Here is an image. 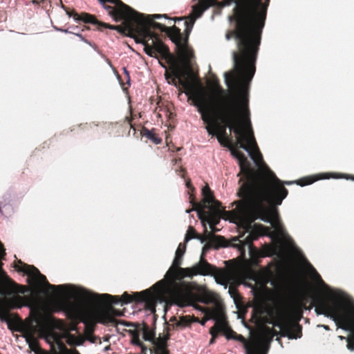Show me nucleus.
Wrapping results in <instances>:
<instances>
[{"instance_id": "obj_25", "label": "nucleus", "mask_w": 354, "mask_h": 354, "mask_svg": "<svg viewBox=\"0 0 354 354\" xmlns=\"http://www.w3.org/2000/svg\"><path fill=\"white\" fill-rule=\"evenodd\" d=\"M212 234L210 233H208L207 235L205 238H202L200 235H198L195 230V229L189 226L188 228V230L187 232L186 236H185V241H188L189 240L192 239H198L201 241V242H204L205 241L210 239Z\"/></svg>"}, {"instance_id": "obj_9", "label": "nucleus", "mask_w": 354, "mask_h": 354, "mask_svg": "<svg viewBox=\"0 0 354 354\" xmlns=\"http://www.w3.org/2000/svg\"><path fill=\"white\" fill-rule=\"evenodd\" d=\"M84 296L85 299L99 304H118L121 301L127 304L133 301L137 303L145 302L146 308L151 311L155 310L157 300L156 293L151 292L149 289L136 292L133 295H129L128 292H124L121 297L119 296H112L109 294L98 295L93 293H86Z\"/></svg>"}, {"instance_id": "obj_7", "label": "nucleus", "mask_w": 354, "mask_h": 354, "mask_svg": "<svg viewBox=\"0 0 354 354\" xmlns=\"http://www.w3.org/2000/svg\"><path fill=\"white\" fill-rule=\"evenodd\" d=\"M104 8L108 11L115 21H119L124 20L122 26H113L102 21H98L96 17L87 12L78 14L75 10H70L68 8L62 5L66 14L69 17H73L77 21H82L84 24H91L93 29L102 30V28H109L117 30L121 33H127V26L129 25L132 19L134 10L129 6L124 3L121 0H99Z\"/></svg>"}, {"instance_id": "obj_53", "label": "nucleus", "mask_w": 354, "mask_h": 354, "mask_svg": "<svg viewBox=\"0 0 354 354\" xmlns=\"http://www.w3.org/2000/svg\"><path fill=\"white\" fill-rule=\"evenodd\" d=\"M274 334H276V335L277 334V331H276V330H274Z\"/></svg>"}, {"instance_id": "obj_23", "label": "nucleus", "mask_w": 354, "mask_h": 354, "mask_svg": "<svg viewBox=\"0 0 354 354\" xmlns=\"http://www.w3.org/2000/svg\"><path fill=\"white\" fill-rule=\"evenodd\" d=\"M329 174H321L320 177L308 176L302 178L296 181V183L301 187L310 185L319 179L329 178Z\"/></svg>"}, {"instance_id": "obj_51", "label": "nucleus", "mask_w": 354, "mask_h": 354, "mask_svg": "<svg viewBox=\"0 0 354 354\" xmlns=\"http://www.w3.org/2000/svg\"><path fill=\"white\" fill-rule=\"evenodd\" d=\"M180 171H181L182 172H183V173H184V172H185V169H183V168H181V169H180Z\"/></svg>"}, {"instance_id": "obj_33", "label": "nucleus", "mask_w": 354, "mask_h": 354, "mask_svg": "<svg viewBox=\"0 0 354 354\" xmlns=\"http://www.w3.org/2000/svg\"><path fill=\"white\" fill-rule=\"evenodd\" d=\"M14 307L20 308L23 306H25L26 304L24 303V299L21 296H17L13 300H12Z\"/></svg>"}, {"instance_id": "obj_21", "label": "nucleus", "mask_w": 354, "mask_h": 354, "mask_svg": "<svg viewBox=\"0 0 354 354\" xmlns=\"http://www.w3.org/2000/svg\"><path fill=\"white\" fill-rule=\"evenodd\" d=\"M171 322L176 321V327H187L189 326L193 322H199V319L194 316L191 317L190 315H185L180 317V319L177 321L176 317H174L170 319Z\"/></svg>"}, {"instance_id": "obj_18", "label": "nucleus", "mask_w": 354, "mask_h": 354, "mask_svg": "<svg viewBox=\"0 0 354 354\" xmlns=\"http://www.w3.org/2000/svg\"><path fill=\"white\" fill-rule=\"evenodd\" d=\"M93 316L95 318L97 323H100L102 324H111L116 326L119 323L118 321L112 316L111 313H110L108 308L97 312Z\"/></svg>"}, {"instance_id": "obj_52", "label": "nucleus", "mask_w": 354, "mask_h": 354, "mask_svg": "<svg viewBox=\"0 0 354 354\" xmlns=\"http://www.w3.org/2000/svg\"><path fill=\"white\" fill-rule=\"evenodd\" d=\"M201 324L204 325L205 324V321H202Z\"/></svg>"}, {"instance_id": "obj_30", "label": "nucleus", "mask_w": 354, "mask_h": 354, "mask_svg": "<svg viewBox=\"0 0 354 354\" xmlns=\"http://www.w3.org/2000/svg\"><path fill=\"white\" fill-rule=\"evenodd\" d=\"M274 254V248L268 245H265L263 249L259 252V257H270Z\"/></svg>"}, {"instance_id": "obj_42", "label": "nucleus", "mask_w": 354, "mask_h": 354, "mask_svg": "<svg viewBox=\"0 0 354 354\" xmlns=\"http://www.w3.org/2000/svg\"><path fill=\"white\" fill-rule=\"evenodd\" d=\"M6 256V251L3 244L0 242V259H3Z\"/></svg>"}, {"instance_id": "obj_10", "label": "nucleus", "mask_w": 354, "mask_h": 354, "mask_svg": "<svg viewBox=\"0 0 354 354\" xmlns=\"http://www.w3.org/2000/svg\"><path fill=\"white\" fill-rule=\"evenodd\" d=\"M302 317V311L295 306H286L279 314L274 326L280 328L282 336L289 339H297L302 336V326L298 323Z\"/></svg>"}, {"instance_id": "obj_37", "label": "nucleus", "mask_w": 354, "mask_h": 354, "mask_svg": "<svg viewBox=\"0 0 354 354\" xmlns=\"http://www.w3.org/2000/svg\"><path fill=\"white\" fill-rule=\"evenodd\" d=\"M109 311L110 312V313H111L112 316L114 317L115 316H118V317H120L122 315H123V313H121L120 310L114 308L112 306H110L109 308H108Z\"/></svg>"}, {"instance_id": "obj_20", "label": "nucleus", "mask_w": 354, "mask_h": 354, "mask_svg": "<svg viewBox=\"0 0 354 354\" xmlns=\"http://www.w3.org/2000/svg\"><path fill=\"white\" fill-rule=\"evenodd\" d=\"M219 333H222L227 339H233L236 332L225 321H217L215 324Z\"/></svg>"}, {"instance_id": "obj_50", "label": "nucleus", "mask_w": 354, "mask_h": 354, "mask_svg": "<svg viewBox=\"0 0 354 354\" xmlns=\"http://www.w3.org/2000/svg\"><path fill=\"white\" fill-rule=\"evenodd\" d=\"M192 210V209H187V210H186V212H187V213H190Z\"/></svg>"}, {"instance_id": "obj_15", "label": "nucleus", "mask_w": 354, "mask_h": 354, "mask_svg": "<svg viewBox=\"0 0 354 354\" xmlns=\"http://www.w3.org/2000/svg\"><path fill=\"white\" fill-rule=\"evenodd\" d=\"M202 194L203 196V204L198 203L195 201V198L193 196H190V203L192 204L193 209L199 211L201 208H211L214 207L216 209H218L221 207V203L216 201L214 198V194L210 189L209 187L206 185L202 189Z\"/></svg>"}, {"instance_id": "obj_24", "label": "nucleus", "mask_w": 354, "mask_h": 354, "mask_svg": "<svg viewBox=\"0 0 354 354\" xmlns=\"http://www.w3.org/2000/svg\"><path fill=\"white\" fill-rule=\"evenodd\" d=\"M142 333V338L145 341L153 342L156 338V332L154 329H151L149 326L146 324L143 325V326L140 330Z\"/></svg>"}, {"instance_id": "obj_14", "label": "nucleus", "mask_w": 354, "mask_h": 354, "mask_svg": "<svg viewBox=\"0 0 354 354\" xmlns=\"http://www.w3.org/2000/svg\"><path fill=\"white\" fill-rule=\"evenodd\" d=\"M250 81H248V80H245L243 82V86H241V84H234V83H232L230 86H228L227 84V86L228 87H231L232 86H234L235 87V91H234V96L233 97H230V96H226V92L225 91H224L222 87L220 86L219 84V80L214 75H213L212 77V80L211 81L209 82V84L212 85V88L217 91L219 94L221 95H222V97H219L216 99V100L212 103V104H209L207 101V103L209 105V106H212L214 105L218 100L220 99H222V98H230V100H233V101H235L237 103H239V96L241 93H245V95H248V87H247V84L250 82Z\"/></svg>"}, {"instance_id": "obj_32", "label": "nucleus", "mask_w": 354, "mask_h": 354, "mask_svg": "<svg viewBox=\"0 0 354 354\" xmlns=\"http://www.w3.org/2000/svg\"><path fill=\"white\" fill-rule=\"evenodd\" d=\"M151 354H169L167 347H156L149 349Z\"/></svg>"}, {"instance_id": "obj_12", "label": "nucleus", "mask_w": 354, "mask_h": 354, "mask_svg": "<svg viewBox=\"0 0 354 354\" xmlns=\"http://www.w3.org/2000/svg\"><path fill=\"white\" fill-rule=\"evenodd\" d=\"M217 2L218 0H198L196 4L192 6V12L187 17L171 19L174 20L175 22L185 20L183 21V24L185 27L183 35L184 44L187 46L188 44L189 37L196 20L201 17L207 9L214 6Z\"/></svg>"}, {"instance_id": "obj_26", "label": "nucleus", "mask_w": 354, "mask_h": 354, "mask_svg": "<svg viewBox=\"0 0 354 354\" xmlns=\"http://www.w3.org/2000/svg\"><path fill=\"white\" fill-rule=\"evenodd\" d=\"M24 336L30 348L33 351H36L39 348V342L35 337L34 335L32 333L28 332L26 333Z\"/></svg>"}, {"instance_id": "obj_35", "label": "nucleus", "mask_w": 354, "mask_h": 354, "mask_svg": "<svg viewBox=\"0 0 354 354\" xmlns=\"http://www.w3.org/2000/svg\"><path fill=\"white\" fill-rule=\"evenodd\" d=\"M206 313L207 315H209L211 318L217 319L219 312H218V309L212 308V309H207Z\"/></svg>"}, {"instance_id": "obj_36", "label": "nucleus", "mask_w": 354, "mask_h": 354, "mask_svg": "<svg viewBox=\"0 0 354 354\" xmlns=\"http://www.w3.org/2000/svg\"><path fill=\"white\" fill-rule=\"evenodd\" d=\"M229 293L230 294L231 297L234 298V299L235 301L236 300L237 297H240L237 289L233 286L230 287Z\"/></svg>"}, {"instance_id": "obj_39", "label": "nucleus", "mask_w": 354, "mask_h": 354, "mask_svg": "<svg viewBox=\"0 0 354 354\" xmlns=\"http://www.w3.org/2000/svg\"><path fill=\"white\" fill-rule=\"evenodd\" d=\"M35 319L37 323H40L44 321V317L39 311L37 310L35 312Z\"/></svg>"}, {"instance_id": "obj_43", "label": "nucleus", "mask_w": 354, "mask_h": 354, "mask_svg": "<svg viewBox=\"0 0 354 354\" xmlns=\"http://www.w3.org/2000/svg\"><path fill=\"white\" fill-rule=\"evenodd\" d=\"M124 71L125 74H126V75H127V76L128 82H129V81L130 80V77H129V72L127 71V70L125 68H124Z\"/></svg>"}, {"instance_id": "obj_29", "label": "nucleus", "mask_w": 354, "mask_h": 354, "mask_svg": "<svg viewBox=\"0 0 354 354\" xmlns=\"http://www.w3.org/2000/svg\"><path fill=\"white\" fill-rule=\"evenodd\" d=\"M169 339V336H164L162 337H159L158 338H155L153 342L152 343L153 344V348L156 347H168L167 344V340Z\"/></svg>"}, {"instance_id": "obj_16", "label": "nucleus", "mask_w": 354, "mask_h": 354, "mask_svg": "<svg viewBox=\"0 0 354 354\" xmlns=\"http://www.w3.org/2000/svg\"><path fill=\"white\" fill-rule=\"evenodd\" d=\"M208 210H199V217L202 220V221H207L213 232H217L218 230L216 227V225L220 222V214L221 213L223 207L219 208L218 209H216L214 207L207 208Z\"/></svg>"}, {"instance_id": "obj_8", "label": "nucleus", "mask_w": 354, "mask_h": 354, "mask_svg": "<svg viewBox=\"0 0 354 354\" xmlns=\"http://www.w3.org/2000/svg\"><path fill=\"white\" fill-rule=\"evenodd\" d=\"M312 302L318 315L332 318L342 329L353 330V333L346 338V342L348 349L354 351V308L337 301L316 296L313 297Z\"/></svg>"}, {"instance_id": "obj_13", "label": "nucleus", "mask_w": 354, "mask_h": 354, "mask_svg": "<svg viewBox=\"0 0 354 354\" xmlns=\"http://www.w3.org/2000/svg\"><path fill=\"white\" fill-rule=\"evenodd\" d=\"M19 263L22 265L21 267L17 266L18 271L23 272L29 276L28 279V283L32 284L33 283H39L47 287L52 291H62L65 288L64 285H52L48 283L46 276L41 274L39 270L34 266H30L26 263H23L21 260Z\"/></svg>"}, {"instance_id": "obj_31", "label": "nucleus", "mask_w": 354, "mask_h": 354, "mask_svg": "<svg viewBox=\"0 0 354 354\" xmlns=\"http://www.w3.org/2000/svg\"><path fill=\"white\" fill-rule=\"evenodd\" d=\"M209 333L212 335V337L209 340V344H214L216 342V338L218 337V330L217 328V326L215 324L210 328Z\"/></svg>"}, {"instance_id": "obj_4", "label": "nucleus", "mask_w": 354, "mask_h": 354, "mask_svg": "<svg viewBox=\"0 0 354 354\" xmlns=\"http://www.w3.org/2000/svg\"><path fill=\"white\" fill-rule=\"evenodd\" d=\"M185 252V245L180 243L176 251L172 266L165 275L169 283L168 292L170 299L174 304L180 307L189 306L192 301V287L189 283L183 281L185 277L196 274H213L216 271L215 266L203 258L197 265L192 268H181L180 265Z\"/></svg>"}, {"instance_id": "obj_27", "label": "nucleus", "mask_w": 354, "mask_h": 354, "mask_svg": "<svg viewBox=\"0 0 354 354\" xmlns=\"http://www.w3.org/2000/svg\"><path fill=\"white\" fill-rule=\"evenodd\" d=\"M142 133L144 136L151 140L155 144H160L162 139L159 138L154 132L153 130H149L147 128H143Z\"/></svg>"}, {"instance_id": "obj_49", "label": "nucleus", "mask_w": 354, "mask_h": 354, "mask_svg": "<svg viewBox=\"0 0 354 354\" xmlns=\"http://www.w3.org/2000/svg\"><path fill=\"white\" fill-rule=\"evenodd\" d=\"M204 227H205V233H208L207 227H206V226L205 225H204Z\"/></svg>"}, {"instance_id": "obj_1", "label": "nucleus", "mask_w": 354, "mask_h": 354, "mask_svg": "<svg viewBox=\"0 0 354 354\" xmlns=\"http://www.w3.org/2000/svg\"><path fill=\"white\" fill-rule=\"evenodd\" d=\"M239 97V103L225 97L209 106L203 89L196 91L192 100L206 124L208 134L216 136L220 144L229 147L232 155L238 160L240 171L237 176L243 177L239 180L241 185L237 194L241 198L239 203L243 208L257 204L262 209L261 194H268L274 189H279L277 185L279 180L268 167L261 170L252 169L246 156L239 150L241 148L248 151L257 165L263 161L252 128L248 95L243 93ZM279 189L286 196L287 191L283 187Z\"/></svg>"}, {"instance_id": "obj_40", "label": "nucleus", "mask_w": 354, "mask_h": 354, "mask_svg": "<svg viewBox=\"0 0 354 354\" xmlns=\"http://www.w3.org/2000/svg\"><path fill=\"white\" fill-rule=\"evenodd\" d=\"M150 17V19L153 20L155 19H160L161 17H165L166 19H168L169 17H167V15H159V14H155V15H149Z\"/></svg>"}, {"instance_id": "obj_38", "label": "nucleus", "mask_w": 354, "mask_h": 354, "mask_svg": "<svg viewBox=\"0 0 354 354\" xmlns=\"http://www.w3.org/2000/svg\"><path fill=\"white\" fill-rule=\"evenodd\" d=\"M76 35L81 39V40L84 41L85 43L92 46L94 49H97V46L95 44L92 43L88 40L86 39L82 35H80L78 33H77Z\"/></svg>"}, {"instance_id": "obj_41", "label": "nucleus", "mask_w": 354, "mask_h": 354, "mask_svg": "<svg viewBox=\"0 0 354 354\" xmlns=\"http://www.w3.org/2000/svg\"><path fill=\"white\" fill-rule=\"evenodd\" d=\"M138 346L141 349V351H140V354H147V351H148V348H147V346L143 342L141 344V345H139Z\"/></svg>"}, {"instance_id": "obj_5", "label": "nucleus", "mask_w": 354, "mask_h": 354, "mask_svg": "<svg viewBox=\"0 0 354 354\" xmlns=\"http://www.w3.org/2000/svg\"><path fill=\"white\" fill-rule=\"evenodd\" d=\"M276 177H277L275 175ZM279 183L277 187H283L287 192L286 196L283 197V191L279 188L274 189L270 191V193L261 194L259 201H261L263 208L261 209L259 208L257 204L254 205L247 206V209H243L241 204L239 203L241 198L234 202L236 207L234 209L232 210L230 214L232 216V220L234 223L241 225H250L257 218L272 223L274 227H277L279 224V214L276 206L280 205L283 199L286 198L288 194V189L284 187L283 184L290 185L291 182H282L280 179L277 178Z\"/></svg>"}, {"instance_id": "obj_6", "label": "nucleus", "mask_w": 354, "mask_h": 354, "mask_svg": "<svg viewBox=\"0 0 354 354\" xmlns=\"http://www.w3.org/2000/svg\"><path fill=\"white\" fill-rule=\"evenodd\" d=\"M178 53L183 62L180 66L174 56L172 60L164 57L160 53H157L156 59H158L159 64L165 68V77L167 82L179 88L183 87L185 93H192L194 96L196 91H201L203 89L200 82L198 75L195 74L190 66V58L192 53L188 50L187 56L184 57L182 50L177 48Z\"/></svg>"}, {"instance_id": "obj_28", "label": "nucleus", "mask_w": 354, "mask_h": 354, "mask_svg": "<svg viewBox=\"0 0 354 354\" xmlns=\"http://www.w3.org/2000/svg\"><path fill=\"white\" fill-rule=\"evenodd\" d=\"M131 337V343L135 346L141 345L142 342L140 339V330L138 329L129 330Z\"/></svg>"}, {"instance_id": "obj_17", "label": "nucleus", "mask_w": 354, "mask_h": 354, "mask_svg": "<svg viewBox=\"0 0 354 354\" xmlns=\"http://www.w3.org/2000/svg\"><path fill=\"white\" fill-rule=\"evenodd\" d=\"M2 274V283L3 285L10 291L20 293H25L27 291V287L24 285H19L15 282L4 271H1Z\"/></svg>"}, {"instance_id": "obj_22", "label": "nucleus", "mask_w": 354, "mask_h": 354, "mask_svg": "<svg viewBox=\"0 0 354 354\" xmlns=\"http://www.w3.org/2000/svg\"><path fill=\"white\" fill-rule=\"evenodd\" d=\"M233 339L244 344L246 354H263L259 351H255L254 348L247 342L246 339L242 335H239L236 333Z\"/></svg>"}, {"instance_id": "obj_2", "label": "nucleus", "mask_w": 354, "mask_h": 354, "mask_svg": "<svg viewBox=\"0 0 354 354\" xmlns=\"http://www.w3.org/2000/svg\"><path fill=\"white\" fill-rule=\"evenodd\" d=\"M266 16V8L261 0H239L233 8L230 19L235 22L234 29L226 34V39H236L238 52L232 53L235 71L225 73L228 86L232 83L243 86L244 81H251L254 77Z\"/></svg>"}, {"instance_id": "obj_48", "label": "nucleus", "mask_w": 354, "mask_h": 354, "mask_svg": "<svg viewBox=\"0 0 354 354\" xmlns=\"http://www.w3.org/2000/svg\"><path fill=\"white\" fill-rule=\"evenodd\" d=\"M269 1H270V0H266V2H264L263 3H265V4L268 6Z\"/></svg>"}, {"instance_id": "obj_44", "label": "nucleus", "mask_w": 354, "mask_h": 354, "mask_svg": "<svg viewBox=\"0 0 354 354\" xmlns=\"http://www.w3.org/2000/svg\"><path fill=\"white\" fill-rule=\"evenodd\" d=\"M315 273H316V276H317V277L320 281H322V278H321L320 275H319V274H318L315 270Z\"/></svg>"}, {"instance_id": "obj_3", "label": "nucleus", "mask_w": 354, "mask_h": 354, "mask_svg": "<svg viewBox=\"0 0 354 354\" xmlns=\"http://www.w3.org/2000/svg\"><path fill=\"white\" fill-rule=\"evenodd\" d=\"M154 29L165 32L175 44L176 48L182 50L184 57H188L187 46L184 44V37L178 27L175 25L167 27L151 19L149 16H145L136 10L133 13L129 25L127 26L126 34L133 37L137 43L143 44L144 51L149 56L157 57V53H160L164 57L172 60L174 55L160 39V35L153 30Z\"/></svg>"}, {"instance_id": "obj_45", "label": "nucleus", "mask_w": 354, "mask_h": 354, "mask_svg": "<svg viewBox=\"0 0 354 354\" xmlns=\"http://www.w3.org/2000/svg\"><path fill=\"white\" fill-rule=\"evenodd\" d=\"M90 29V28L87 26H84L83 28H82V30H88Z\"/></svg>"}, {"instance_id": "obj_11", "label": "nucleus", "mask_w": 354, "mask_h": 354, "mask_svg": "<svg viewBox=\"0 0 354 354\" xmlns=\"http://www.w3.org/2000/svg\"><path fill=\"white\" fill-rule=\"evenodd\" d=\"M54 310L55 312L64 311L68 317L75 323L71 330H75L79 320L85 324V332L92 334L95 331L97 321L93 315L83 313L81 307L75 303L66 299H57L53 302Z\"/></svg>"}, {"instance_id": "obj_46", "label": "nucleus", "mask_w": 354, "mask_h": 354, "mask_svg": "<svg viewBox=\"0 0 354 354\" xmlns=\"http://www.w3.org/2000/svg\"><path fill=\"white\" fill-rule=\"evenodd\" d=\"M252 239H249V241H248V244H250V248L252 246V243H252Z\"/></svg>"}, {"instance_id": "obj_34", "label": "nucleus", "mask_w": 354, "mask_h": 354, "mask_svg": "<svg viewBox=\"0 0 354 354\" xmlns=\"http://www.w3.org/2000/svg\"><path fill=\"white\" fill-rule=\"evenodd\" d=\"M239 0H223L220 2V5L222 7L230 6L232 3L234 2L236 3V6L237 5V2ZM261 5L266 8V11L268 10V5L263 3V0H261Z\"/></svg>"}, {"instance_id": "obj_47", "label": "nucleus", "mask_w": 354, "mask_h": 354, "mask_svg": "<svg viewBox=\"0 0 354 354\" xmlns=\"http://www.w3.org/2000/svg\"><path fill=\"white\" fill-rule=\"evenodd\" d=\"M178 160L180 161L181 158H178V159L175 158V159H174V161L175 162V163H176Z\"/></svg>"}, {"instance_id": "obj_19", "label": "nucleus", "mask_w": 354, "mask_h": 354, "mask_svg": "<svg viewBox=\"0 0 354 354\" xmlns=\"http://www.w3.org/2000/svg\"><path fill=\"white\" fill-rule=\"evenodd\" d=\"M211 236H212V240H211L212 243H207L203 246V251H202V255L201 257V261L202 260V258L203 259H205L203 256L211 248L212 244L216 248H218L220 247H225L227 245L226 241L223 236H218V235H215V236L212 235Z\"/></svg>"}]
</instances>
